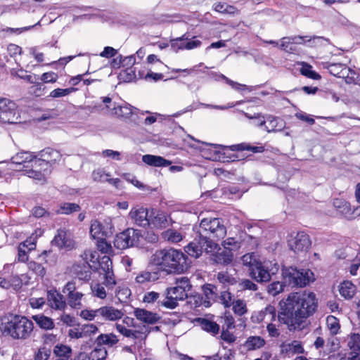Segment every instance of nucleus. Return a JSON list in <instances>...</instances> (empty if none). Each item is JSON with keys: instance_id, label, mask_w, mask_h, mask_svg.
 <instances>
[{"instance_id": "obj_1", "label": "nucleus", "mask_w": 360, "mask_h": 360, "mask_svg": "<svg viewBox=\"0 0 360 360\" xmlns=\"http://www.w3.org/2000/svg\"><path fill=\"white\" fill-rule=\"evenodd\" d=\"M280 304L282 311L278 315V321L290 330H295L304 328L306 319L315 312L317 300L312 292H292Z\"/></svg>"}, {"instance_id": "obj_2", "label": "nucleus", "mask_w": 360, "mask_h": 360, "mask_svg": "<svg viewBox=\"0 0 360 360\" xmlns=\"http://www.w3.org/2000/svg\"><path fill=\"white\" fill-rule=\"evenodd\" d=\"M150 264L167 274H182L188 269L187 257L174 248L156 250L151 256Z\"/></svg>"}, {"instance_id": "obj_3", "label": "nucleus", "mask_w": 360, "mask_h": 360, "mask_svg": "<svg viewBox=\"0 0 360 360\" xmlns=\"http://www.w3.org/2000/svg\"><path fill=\"white\" fill-rule=\"evenodd\" d=\"M34 330V323L25 316L15 315L1 322L0 330L4 337L13 340L30 338Z\"/></svg>"}, {"instance_id": "obj_4", "label": "nucleus", "mask_w": 360, "mask_h": 360, "mask_svg": "<svg viewBox=\"0 0 360 360\" xmlns=\"http://www.w3.org/2000/svg\"><path fill=\"white\" fill-rule=\"evenodd\" d=\"M13 164L20 166L18 170H22L25 174L39 182L45 181V174L37 170L40 167V160L33 153L20 151L11 158Z\"/></svg>"}, {"instance_id": "obj_5", "label": "nucleus", "mask_w": 360, "mask_h": 360, "mask_svg": "<svg viewBox=\"0 0 360 360\" xmlns=\"http://www.w3.org/2000/svg\"><path fill=\"white\" fill-rule=\"evenodd\" d=\"M198 233L200 238L212 240L215 238H224L226 234V229L221 219L205 218L200 221Z\"/></svg>"}, {"instance_id": "obj_6", "label": "nucleus", "mask_w": 360, "mask_h": 360, "mask_svg": "<svg viewBox=\"0 0 360 360\" xmlns=\"http://www.w3.org/2000/svg\"><path fill=\"white\" fill-rule=\"evenodd\" d=\"M282 275L285 283L292 286L303 287L314 280V274L310 270L300 271L293 267L283 269Z\"/></svg>"}, {"instance_id": "obj_7", "label": "nucleus", "mask_w": 360, "mask_h": 360, "mask_svg": "<svg viewBox=\"0 0 360 360\" xmlns=\"http://www.w3.org/2000/svg\"><path fill=\"white\" fill-rule=\"evenodd\" d=\"M278 265L269 262H261L255 264L250 271V276L257 282H267L271 279V275L277 273Z\"/></svg>"}, {"instance_id": "obj_8", "label": "nucleus", "mask_w": 360, "mask_h": 360, "mask_svg": "<svg viewBox=\"0 0 360 360\" xmlns=\"http://www.w3.org/2000/svg\"><path fill=\"white\" fill-rule=\"evenodd\" d=\"M205 251L211 254L214 263L229 264L232 262L233 255L231 250L221 248L212 240L205 243Z\"/></svg>"}, {"instance_id": "obj_9", "label": "nucleus", "mask_w": 360, "mask_h": 360, "mask_svg": "<svg viewBox=\"0 0 360 360\" xmlns=\"http://www.w3.org/2000/svg\"><path fill=\"white\" fill-rule=\"evenodd\" d=\"M140 237L139 230L129 228L116 236L114 245L117 248L124 250L136 245L139 243Z\"/></svg>"}, {"instance_id": "obj_10", "label": "nucleus", "mask_w": 360, "mask_h": 360, "mask_svg": "<svg viewBox=\"0 0 360 360\" xmlns=\"http://www.w3.org/2000/svg\"><path fill=\"white\" fill-rule=\"evenodd\" d=\"M17 120L15 103L6 98H0V122L12 124Z\"/></svg>"}, {"instance_id": "obj_11", "label": "nucleus", "mask_w": 360, "mask_h": 360, "mask_svg": "<svg viewBox=\"0 0 360 360\" xmlns=\"http://www.w3.org/2000/svg\"><path fill=\"white\" fill-rule=\"evenodd\" d=\"M100 268L103 272V284L108 290H112L114 286L117 284L115 275L112 271V264L110 257L104 256L101 259L100 262Z\"/></svg>"}, {"instance_id": "obj_12", "label": "nucleus", "mask_w": 360, "mask_h": 360, "mask_svg": "<svg viewBox=\"0 0 360 360\" xmlns=\"http://www.w3.org/2000/svg\"><path fill=\"white\" fill-rule=\"evenodd\" d=\"M288 245L296 253L307 252L311 246V240L306 233L300 231L291 237L288 240Z\"/></svg>"}, {"instance_id": "obj_13", "label": "nucleus", "mask_w": 360, "mask_h": 360, "mask_svg": "<svg viewBox=\"0 0 360 360\" xmlns=\"http://www.w3.org/2000/svg\"><path fill=\"white\" fill-rule=\"evenodd\" d=\"M187 297V293L180 290L177 286L168 288L167 289L166 300L162 302L161 304L168 309H174L178 305V301L184 300Z\"/></svg>"}, {"instance_id": "obj_14", "label": "nucleus", "mask_w": 360, "mask_h": 360, "mask_svg": "<svg viewBox=\"0 0 360 360\" xmlns=\"http://www.w3.org/2000/svg\"><path fill=\"white\" fill-rule=\"evenodd\" d=\"M129 217L137 226L148 227L150 211L143 207H132L129 213Z\"/></svg>"}, {"instance_id": "obj_15", "label": "nucleus", "mask_w": 360, "mask_h": 360, "mask_svg": "<svg viewBox=\"0 0 360 360\" xmlns=\"http://www.w3.org/2000/svg\"><path fill=\"white\" fill-rule=\"evenodd\" d=\"M333 205L337 211L347 219H353L356 216H360V207L352 209L350 204L342 199H335Z\"/></svg>"}, {"instance_id": "obj_16", "label": "nucleus", "mask_w": 360, "mask_h": 360, "mask_svg": "<svg viewBox=\"0 0 360 360\" xmlns=\"http://www.w3.org/2000/svg\"><path fill=\"white\" fill-rule=\"evenodd\" d=\"M169 225L167 217L162 211L152 209L150 210V217L148 227L151 229H162Z\"/></svg>"}, {"instance_id": "obj_17", "label": "nucleus", "mask_w": 360, "mask_h": 360, "mask_svg": "<svg viewBox=\"0 0 360 360\" xmlns=\"http://www.w3.org/2000/svg\"><path fill=\"white\" fill-rule=\"evenodd\" d=\"M253 322L264 323L267 324L269 321H278L276 310L274 306L268 305L264 309L256 313L252 316Z\"/></svg>"}, {"instance_id": "obj_18", "label": "nucleus", "mask_w": 360, "mask_h": 360, "mask_svg": "<svg viewBox=\"0 0 360 360\" xmlns=\"http://www.w3.org/2000/svg\"><path fill=\"white\" fill-rule=\"evenodd\" d=\"M280 349L281 354L288 357L304 353L303 346L302 343L297 340L284 342L280 345Z\"/></svg>"}, {"instance_id": "obj_19", "label": "nucleus", "mask_w": 360, "mask_h": 360, "mask_svg": "<svg viewBox=\"0 0 360 360\" xmlns=\"http://www.w3.org/2000/svg\"><path fill=\"white\" fill-rule=\"evenodd\" d=\"M99 316L103 320L108 321H116L123 318L124 312L112 306H103L98 308Z\"/></svg>"}, {"instance_id": "obj_20", "label": "nucleus", "mask_w": 360, "mask_h": 360, "mask_svg": "<svg viewBox=\"0 0 360 360\" xmlns=\"http://www.w3.org/2000/svg\"><path fill=\"white\" fill-rule=\"evenodd\" d=\"M49 305L56 310L63 311L67 307L65 297L56 290H49L47 293Z\"/></svg>"}, {"instance_id": "obj_21", "label": "nucleus", "mask_w": 360, "mask_h": 360, "mask_svg": "<svg viewBox=\"0 0 360 360\" xmlns=\"http://www.w3.org/2000/svg\"><path fill=\"white\" fill-rule=\"evenodd\" d=\"M134 314L137 320L146 324H155L160 319L158 314L145 309L136 308L134 311Z\"/></svg>"}, {"instance_id": "obj_22", "label": "nucleus", "mask_w": 360, "mask_h": 360, "mask_svg": "<svg viewBox=\"0 0 360 360\" xmlns=\"http://www.w3.org/2000/svg\"><path fill=\"white\" fill-rule=\"evenodd\" d=\"M61 158L60 153L53 148H46L40 153V158H38V160H40V167L42 165H48L54 164L60 161Z\"/></svg>"}, {"instance_id": "obj_23", "label": "nucleus", "mask_w": 360, "mask_h": 360, "mask_svg": "<svg viewBox=\"0 0 360 360\" xmlns=\"http://www.w3.org/2000/svg\"><path fill=\"white\" fill-rule=\"evenodd\" d=\"M136 110V108L128 103H124L121 105L114 104L111 109V115H116L121 118L128 119L130 118Z\"/></svg>"}, {"instance_id": "obj_24", "label": "nucleus", "mask_w": 360, "mask_h": 360, "mask_svg": "<svg viewBox=\"0 0 360 360\" xmlns=\"http://www.w3.org/2000/svg\"><path fill=\"white\" fill-rule=\"evenodd\" d=\"M208 241L211 240L200 238V241L198 243H196L195 242H191L188 245H186L185 247V251L190 256L198 258L202 255V251L205 250V248L206 247L205 243Z\"/></svg>"}, {"instance_id": "obj_25", "label": "nucleus", "mask_w": 360, "mask_h": 360, "mask_svg": "<svg viewBox=\"0 0 360 360\" xmlns=\"http://www.w3.org/2000/svg\"><path fill=\"white\" fill-rule=\"evenodd\" d=\"M95 344L98 347L103 345L112 347L119 342L118 337L112 333H101L95 340Z\"/></svg>"}, {"instance_id": "obj_26", "label": "nucleus", "mask_w": 360, "mask_h": 360, "mask_svg": "<svg viewBox=\"0 0 360 360\" xmlns=\"http://www.w3.org/2000/svg\"><path fill=\"white\" fill-rule=\"evenodd\" d=\"M142 160L146 165L153 167H167L172 164L170 160L153 155H144L142 157Z\"/></svg>"}, {"instance_id": "obj_27", "label": "nucleus", "mask_w": 360, "mask_h": 360, "mask_svg": "<svg viewBox=\"0 0 360 360\" xmlns=\"http://www.w3.org/2000/svg\"><path fill=\"white\" fill-rule=\"evenodd\" d=\"M284 124L283 120L272 115H268L266 117L264 131L267 132L281 131L284 127Z\"/></svg>"}, {"instance_id": "obj_28", "label": "nucleus", "mask_w": 360, "mask_h": 360, "mask_svg": "<svg viewBox=\"0 0 360 360\" xmlns=\"http://www.w3.org/2000/svg\"><path fill=\"white\" fill-rule=\"evenodd\" d=\"M203 292L205 295L203 306L209 307L212 302H214L217 297V287L212 284H205L203 285Z\"/></svg>"}, {"instance_id": "obj_29", "label": "nucleus", "mask_w": 360, "mask_h": 360, "mask_svg": "<svg viewBox=\"0 0 360 360\" xmlns=\"http://www.w3.org/2000/svg\"><path fill=\"white\" fill-rule=\"evenodd\" d=\"M347 346L351 350L350 355L360 354V334L352 333L347 338Z\"/></svg>"}, {"instance_id": "obj_30", "label": "nucleus", "mask_w": 360, "mask_h": 360, "mask_svg": "<svg viewBox=\"0 0 360 360\" xmlns=\"http://www.w3.org/2000/svg\"><path fill=\"white\" fill-rule=\"evenodd\" d=\"M339 292L345 299H351L356 293V286L351 281H345L340 284Z\"/></svg>"}, {"instance_id": "obj_31", "label": "nucleus", "mask_w": 360, "mask_h": 360, "mask_svg": "<svg viewBox=\"0 0 360 360\" xmlns=\"http://www.w3.org/2000/svg\"><path fill=\"white\" fill-rule=\"evenodd\" d=\"M162 238L172 243H177L181 241L184 236L183 234L175 229H169L162 233Z\"/></svg>"}, {"instance_id": "obj_32", "label": "nucleus", "mask_w": 360, "mask_h": 360, "mask_svg": "<svg viewBox=\"0 0 360 360\" xmlns=\"http://www.w3.org/2000/svg\"><path fill=\"white\" fill-rule=\"evenodd\" d=\"M90 234L94 239H102L108 237L104 232L103 225L101 221L94 220L91 224Z\"/></svg>"}, {"instance_id": "obj_33", "label": "nucleus", "mask_w": 360, "mask_h": 360, "mask_svg": "<svg viewBox=\"0 0 360 360\" xmlns=\"http://www.w3.org/2000/svg\"><path fill=\"white\" fill-rule=\"evenodd\" d=\"M198 322L202 330L212 335H216L219 331V326L216 322L205 319H198Z\"/></svg>"}, {"instance_id": "obj_34", "label": "nucleus", "mask_w": 360, "mask_h": 360, "mask_svg": "<svg viewBox=\"0 0 360 360\" xmlns=\"http://www.w3.org/2000/svg\"><path fill=\"white\" fill-rule=\"evenodd\" d=\"M54 354L59 357V360H71L72 349L70 347L65 345H57L54 347Z\"/></svg>"}, {"instance_id": "obj_35", "label": "nucleus", "mask_w": 360, "mask_h": 360, "mask_svg": "<svg viewBox=\"0 0 360 360\" xmlns=\"http://www.w3.org/2000/svg\"><path fill=\"white\" fill-rule=\"evenodd\" d=\"M84 294L80 292L67 295L68 304L72 309H81L83 306L82 299Z\"/></svg>"}, {"instance_id": "obj_36", "label": "nucleus", "mask_w": 360, "mask_h": 360, "mask_svg": "<svg viewBox=\"0 0 360 360\" xmlns=\"http://www.w3.org/2000/svg\"><path fill=\"white\" fill-rule=\"evenodd\" d=\"M119 218L106 217L103 222H101L104 232L108 237H110L115 232V226L117 225Z\"/></svg>"}, {"instance_id": "obj_37", "label": "nucleus", "mask_w": 360, "mask_h": 360, "mask_svg": "<svg viewBox=\"0 0 360 360\" xmlns=\"http://www.w3.org/2000/svg\"><path fill=\"white\" fill-rule=\"evenodd\" d=\"M53 242L60 248L70 247L72 245V240L68 238L67 232L63 230L58 231Z\"/></svg>"}, {"instance_id": "obj_38", "label": "nucleus", "mask_w": 360, "mask_h": 360, "mask_svg": "<svg viewBox=\"0 0 360 360\" xmlns=\"http://www.w3.org/2000/svg\"><path fill=\"white\" fill-rule=\"evenodd\" d=\"M105 288L106 287L103 284L99 282L93 281L91 283V291L92 295L101 300L105 299L107 297Z\"/></svg>"}, {"instance_id": "obj_39", "label": "nucleus", "mask_w": 360, "mask_h": 360, "mask_svg": "<svg viewBox=\"0 0 360 360\" xmlns=\"http://www.w3.org/2000/svg\"><path fill=\"white\" fill-rule=\"evenodd\" d=\"M32 319L37 324L43 329L50 330L54 327V323L52 319L49 317L39 314L33 316Z\"/></svg>"}, {"instance_id": "obj_40", "label": "nucleus", "mask_w": 360, "mask_h": 360, "mask_svg": "<svg viewBox=\"0 0 360 360\" xmlns=\"http://www.w3.org/2000/svg\"><path fill=\"white\" fill-rule=\"evenodd\" d=\"M265 345V340L259 336H250L245 342V347L248 349H257Z\"/></svg>"}, {"instance_id": "obj_41", "label": "nucleus", "mask_w": 360, "mask_h": 360, "mask_svg": "<svg viewBox=\"0 0 360 360\" xmlns=\"http://www.w3.org/2000/svg\"><path fill=\"white\" fill-rule=\"evenodd\" d=\"M158 279L157 273H152L149 271H141L136 277L135 280L136 283L143 284L148 282L154 281Z\"/></svg>"}, {"instance_id": "obj_42", "label": "nucleus", "mask_w": 360, "mask_h": 360, "mask_svg": "<svg viewBox=\"0 0 360 360\" xmlns=\"http://www.w3.org/2000/svg\"><path fill=\"white\" fill-rule=\"evenodd\" d=\"M327 328L332 335H337L340 329L339 320L334 316H328L326 318Z\"/></svg>"}, {"instance_id": "obj_43", "label": "nucleus", "mask_w": 360, "mask_h": 360, "mask_svg": "<svg viewBox=\"0 0 360 360\" xmlns=\"http://www.w3.org/2000/svg\"><path fill=\"white\" fill-rule=\"evenodd\" d=\"M231 306L234 314L238 316H243L248 312L247 304L245 301L243 300L237 299L233 300Z\"/></svg>"}, {"instance_id": "obj_44", "label": "nucleus", "mask_w": 360, "mask_h": 360, "mask_svg": "<svg viewBox=\"0 0 360 360\" xmlns=\"http://www.w3.org/2000/svg\"><path fill=\"white\" fill-rule=\"evenodd\" d=\"M217 278L224 286L232 285L237 283L236 279L226 271L219 272Z\"/></svg>"}, {"instance_id": "obj_45", "label": "nucleus", "mask_w": 360, "mask_h": 360, "mask_svg": "<svg viewBox=\"0 0 360 360\" xmlns=\"http://www.w3.org/2000/svg\"><path fill=\"white\" fill-rule=\"evenodd\" d=\"M108 356V351L104 347H96L90 352L91 360H105Z\"/></svg>"}, {"instance_id": "obj_46", "label": "nucleus", "mask_w": 360, "mask_h": 360, "mask_svg": "<svg viewBox=\"0 0 360 360\" xmlns=\"http://www.w3.org/2000/svg\"><path fill=\"white\" fill-rule=\"evenodd\" d=\"M131 295L130 289L125 285H118L115 290V297L121 302H124Z\"/></svg>"}, {"instance_id": "obj_47", "label": "nucleus", "mask_w": 360, "mask_h": 360, "mask_svg": "<svg viewBox=\"0 0 360 360\" xmlns=\"http://www.w3.org/2000/svg\"><path fill=\"white\" fill-rule=\"evenodd\" d=\"M150 333V330L146 326L140 328V330H130L127 338H131L137 340H145Z\"/></svg>"}, {"instance_id": "obj_48", "label": "nucleus", "mask_w": 360, "mask_h": 360, "mask_svg": "<svg viewBox=\"0 0 360 360\" xmlns=\"http://www.w3.org/2000/svg\"><path fill=\"white\" fill-rule=\"evenodd\" d=\"M279 48L281 50L290 53H293L296 51L295 47L293 46L291 37H283L280 40Z\"/></svg>"}, {"instance_id": "obj_49", "label": "nucleus", "mask_w": 360, "mask_h": 360, "mask_svg": "<svg viewBox=\"0 0 360 360\" xmlns=\"http://www.w3.org/2000/svg\"><path fill=\"white\" fill-rule=\"evenodd\" d=\"M243 264L249 268V271L257 264L259 261L257 258L255 253H248L243 255L241 258Z\"/></svg>"}, {"instance_id": "obj_50", "label": "nucleus", "mask_w": 360, "mask_h": 360, "mask_svg": "<svg viewBox=\"0 0 360 360\" xmlns=\"http://www.w3.org/2000/svg\"><path fill=\"white\" fill-rule=\"evenodd\" d=\"M246 117L248 119L252 120V124L262 128L264 130L265 129V124H266V118H264V116H262L261 114H255L254 115H250L248 113L245 114Z\"/></svg>"}, {"instance_id": "obj_51", "label": "nucleus", "mask_w": 360, "mask_h": 360, "mask_svg": "<svg viewBox=\"0 0 360 360\" xmlns=\"http://www.w3.org/2000/svg\"><path fill=\"white\" fill-rule=\"evenodd\" d=\"M278 323H282L281 322H277L276 321H269L266 324V330L268 332V334L271 338H278L281 333L280 330L278 328Z\"/></svg>"}, {"instance_id": "obj_52", "label": "nucleus", "mask_w": 360, "mask_h": 360, "mask_svg": "<svg viewBox=\"0 0 360 360\" xmlns=\"http://www.w3.org/2000/svg\"><path fill=\"white\" fill-rule=\"evenodd\" d=\"M110 175L106 173L103 169H98L92 172V178L95 181L105 182L108 181Z\"/></svg>"}, {"instance_id": "obj_53", "label": "nucleus", "mask_w": 360, "mask_h": 360, "mask_svg": "<svg viewBox=\"0 0 360 360\" xmlns=\"http://www.w3.org/2000/svg\"><path fill=\"white\" fill-rule=\"evenodd\" d=\"M79 210V206L75 203H64L63 204L60 210L58 211L60 214H69L74 212H78Z\"/></svg>"}, {"instance_id": "obj_54", "label": "nucleus", "mask_w": 360, "mask_h": 360, "mask_svg": "<svg viewBox=\"0 0 360 360\" xmlns=\"http://www.w3.org/2000/svg\"><path fill=\"white\" fill-rule=\"evenodd\" d=\"M185 35H183L181 37H178L171 40V46L172 49L175 52H178L179 50L186 49L185 44H186Z\"/></svg>"}, {"instance_id": "obj_55", "label": "nucleus", "mask_w": 360, "mask_h": 360, "mask_svg": "<svg viewBox=\"0 0 360 360\" xmlns=\"http://www.w3.org/2000/svg\"><path fill=\"white\" fill-rule=\"evenodd\" d=\"M176 286H177L180 290H182L186 293L191 289V284L190 283L189 279L187 277H181L176 278Z\"/></svg>"}, {"instance_id": "obj_56", "label": "nucleus", "mask_w": 360, "mask_h": 360, "mask_svg": "<svg viewBox=\"0 0 360 360\" xmlns=\"http://www.w3.org/2000/svg\"><path fill=\"white\" fill-rule=\"evenodd\" d=\"M284 286L285 285L279 281L273 282L268 285L267 290L270 295L276 296L283 291Z\"/></svg>"}, {"instance_id": "obj_57", "label": "nucleus", "mask_w": 360, "mask_h": 360, "mask_svg": "<svg viewBox=\"0 0 360 360\" xmlns=\"http://www.w3.org/2000/svg\"><path fill=\"white\" fill-rule=\"evenodd\" d=\"M28 269L36 274L37 275L43 277L45 274L46 271L44 267L39 263H37L34 261H31L28 263Z\"/></svg>"}, {"instance_id": "obj_58", "label": "nucleus", "mask_w": 360, "mask_h": 360, "mask_svg": "<svg viewBox=\"0 0 360 360\" xmlns=\"http://www.w3.org/2000/svg\"><path fill=\"white\" fill-rule=\"evenodd\" d=\"M75 90V88L56 89L51 91L49 96L52 98H58L65 96Z\"/></svg>"}, {"instance_id": "obj_59", "label": "nucleus", "mask_w": 360, "mask_h": 360, "mask_svg": "<svg viewBox=\"0 0 360 360\" xmlns=\"http://www.w3.org/2000/svg\"><path fill=\"white\" fill-rule=\"evenodd\" d=\"M98 309L93 310V309H83L80 312V316L87 321H92L94 320L96 316H99L98 314Z\"/></svg>"}, {"instance_id": "obj_60", "label": "nucleus", "mask_w": 360, "mask_h": 360, "mask_svg": "<svg viewBox=\"0 0 360 360\" xmlns=\"http://www.w3.org/2000/svg\"><path fill=\"white\" fill-rule=\"evenodd\" d=\"M239 288L241 290L256 291L258 289L257 285L249 279H243L239 283Z\"/></svg>"}, {"instance_id": "obj_61", "label": "nucleus", "mask_w": 360, "mask_h": 360, "mask_svg": "<svg viewBox=\"0 0 360 360\" xmlns=\"http://www.w3.org/2000/svg\"><path fill=\"white\" fill-rule=\"evenodd\" d=\"M160 297V294L157 292L150 291L144 294L142 301L146 304H153Z\"/></svg>"}, {"instance_id": "obj_62", "label": "nucleus", "mask_w": 360, "mask_h": 360, "mask_svg": "<svg viewBox=\"0 0 360 360\" xmlns=\"http://www.w3.org/2000/svg\"><path fill=\"white\" fill-rule=\"evenodd\" d=\"M40 79L44 83H55L58 80V76L54 72H47L43 73Z\"/></svg>"}, {"instance_id": "obj_63", "label": "nucleus", "mask_w": 360, "mask_h": 360, "mask_svg": "<svg viewBox=\"0 0 360 360\" xmlns=\"http://www.w3.org/2000/svg\"><path fill=\"white\" fill-rule=\"evenodd\" d=\"M214 10L222 13H233L234 8L226 3H217L214 5Z\"/></svg>"}, {"instance_id": "obj_64", "label": "nucleus", "mask_w": 360, "mask_h": 360, "mask_svg": "<svg viewBox=\"0 0 360 360\" xmlns=\"http://www.w3.org/2000/svg\"><path fill=\"white\" fill-rule=\"evenodd\" d=\"M219 298L221 302L225 307H230L233 302V300H232V295L229 291L221 292Z\"/></svg>"}]
</instances>
